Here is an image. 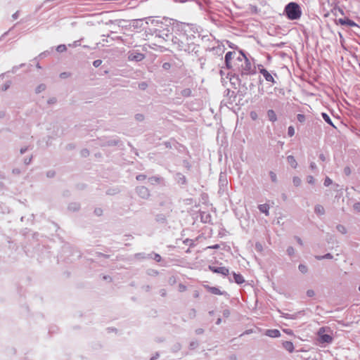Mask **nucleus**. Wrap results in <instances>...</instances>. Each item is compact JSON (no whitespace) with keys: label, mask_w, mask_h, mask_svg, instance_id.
Wrapping results in <instances>:
<instances>
[{"label":"nucleus","mask_w":360,"mask_h":360,"mask_svg":"<svg viewBox=\"0 0 360 360\" xmlns=\"http://www.w3.org/2000/svg\"><path fill=\"white\" fill-rule=\"evenodd\" d=\"M285 13L290 20H297L301 17L302 11L299 5L294 2H290L285 7Z\"/></svg>","instance_id":"nucleus-1"},{"label":"nucleus","mask_w":360,"mask_h":360,"mask_svg":"<svg viewBox=\"0 0 360 360\" xmlns=\"http://www.w3.org/2000/svg\"><path fill=\"white\" fill-rule=\"evenodd\" d=\"M172 44L177 50L179 51H184L186 52L191 51V46H193V44L184 43L182 39L179 38L178 37H174L172 39Z\"/></svg>","instance_id":"nucleus-2"},{"label":"nucleus","mask_w":360,"mask_h":360,"mask_svg":"<svg viewBox=\"0 0 360 360\" xmlns=\"http://www.w3.org/2000/svg\"><path fill=\"white\" fill-rule=\"evenodd\" d=\"M237 60L239 61H242L243 60H244L245 65H241L240 71H241L242 74H244V75L249 74L251 71V64L249 62L248 59L245 56V54L242 51H240L238 53V55L237 56Z\"/></svg>","instance_id":"nucleus-3"},{"label":"nucleus","mask_w":360,"mask_h":360,"mask_svg":"<svg viewBox=\"0 0 360 360\" xmlns=\"http://www.w3.org/2000/svg\"><path fill=\"white\" fill-rule=\"evenodd\" d=\"M257 68L259 72L263 75L266 81L271 82L273 84L276 83V81L270 72H269L265 68H264L262 65H258Z\"/></svg>","instance_id":"nucleus-4"},{"label":"nucleus","mask_w":360,"mask_h":360,"mask_svg":"<svg viewBox=\"0 0 360 360\" xmlns=\"http://www.w3.org/2000/svg\"><path fill=\"white\" fill-rule=\"evenodd\" d=\"M145 58L144 54L139 53L136 51H131L128 53V60L130 61L139 62Z\"/></svg>","instance_id":"nucleus-5"},{"label":"nucleus","mask_w":360,"mask_h":360,"mask_svg":"<svg viewBox=\"0 0 360 360\" xmlns=\"http://www.w3.org/2000/svg\"><path fill=\"white\" fill-rule=\"evenodd\" d=\"M238 53L235 51H229L225 55V63L228 69L232 68L233 65L231 63L232 59H236Z\"/></svg>","instance_id":"nucleus-6"},{"label":"nucleus","mask_w":360,"mask_h":360,"mask_svg":"<svg viewBox=\"0 0 360 360\" xmlns=\"http://www.w3.org/2000/svg\"><path fill=\"white\" fill-rule=\"evenodd\" d=\"M209 269L214 273L220 274L224 276H226L229 273V270L225 266L217 267V266H210Z\"/></svg>","instance_id":"nucleus-7"},{"label":"nucleus","mask_w":360,"mask_h":360,"mask_svg":"<svg viewBox=\"0 0 360 360\" xmlns=\"http://www.w3.org/2000/svg\"><path fill=\"white\" fill-rule=\"evenodd\" d=\"M322 330H323V328H321L319 332V341L321 342H326V343L331 342L333 340V338L330 335L322 334V333H321Z\"/></svg>","instance_id":"nucleus-8"},{"label":"nucleus","mask_w":360,"mask_h":360,"mask_svg":"<svg viewBox=\"0 0 360 360\" xmlns=\"http://www.w3.org/2000/svg\"><path fill=\"white\" fill-rule=\"evenodd\" d=\"M137 193L142 198H146L149 196V191L148 188L144 186L138 187Z\"/></svg>","instance_id":"nucleus-9"},{"label":"nucleus","mask_w":360,"mask_h":360,"mask_svg":"<svg viewBox=\"0 0 360 360\" xmlns=\"http://www.w3.org/2000/svg\"><path fill=\"white\" fill-rule=\"evenodd\" d=\"M265 335L271 338H278L281 336V333L277 329H269L265 331Z\"/></svg>","instance_id":"nucleus-10"},{"label":"nucleus","mask_w":360,"mask_h":360,"mask_svg":"<svg viewBox=\"0 0 360 360\" xmlns=\"http://www.w3.org/2000/svg\"><path fill=\"white\" fill-rule=\"evenodd\" d=\"M339 22L342 25H347L349 27H355L356 24L352 20L349 18H340L338 20Z\"/></svg>","instance_id":"nucleus-11"},{"label":"nucleus","mask_w":360,"mask_h":360,"mask_svg":"<svg viewBox=\"0 0 360 360\" xmlns=\"http://www.w3.org/2000/svg\"><path fill=\"white\" fill-rule=\"evenodd\" d=\"M259 210L265 214L266 216H268L269 214V206L267 204H262L258 206Z\"/></svg>","instance_id":"nucleus-12"},{"label":"nucleus","mask_w":360,"mask_h":360,"mask_svg":"<svg viewBox=\"0 0 360 360\" xmlns=\"http://www.w3.org/2000/svg\"><path fill=\"white\" fill-rule=\"evenodd\" d=\"M267 117L269 120L272 122H274L277 120V116L273 110H269L267 111Z\"/></svg>","instance_id":"nucleus-13"},{"label":"nucleus","mask_w":360,"mask_h":360,"mask_svg":"<svg viewBox=\"0 0 360 360\" xmlns=\"http://www.w3.org/2000/svg\"><path fill=\"white\" fill-rule=\"evenodd\" d=\"M283 347L289 352H292L294 350V345L290 341H285L283 343Z\"/></svg>","instance_id":"nucleus-14"},{"label":"nucleus","mask_w":360,"mask_h":360,"mask_svg":"<svg viewBox=\"0 0 360 360\" xmlns=\"http://www.w3.org/2000/svg\"><path fill=\"white\" fill-rule=\"evenodd\" d=\"M314 212L317 215H323L325 214V209L324 207L321 205H316L314 207Z\"/></svg>","instance_id":"nucleus-15"},{"label":"nucleus","mask_w":360,"mask_h":360,"mask_svg":"<svg viewBox=\"0 0 360 360\" xmlns=\"http://www.w3.org/2000/svg\"><path fill=\"white\" fill-rule=\"evenodd\" d=\"M287 161L288 164L292 167L296 168L297 166V163L296 162L295 158L292 155H289L287 157Z\"/></svg>","instance_id":"nucleus-16"},{"label":"nucleus","mask_w":360,"mask_h":360,"mask_svg":"<svg viewBox=\"0 0 360 360\" xmlns=\"http://www.w3.org/2000/svg\"><path fill=\"white\" fill-rule=\"evenodd\" d=\"M233 278L236 283L242 284L245 280L241 274L233 273Z\"/></svg>","instance_id":"nucleus-17"},{"label":"nucleus","mask_w":360,"mask_h":360,"mask_svg":"<svg viewBox=\"0 0 360 360\" xmlns=\"http://www.w3.org/2000/svg\"><path fill=\"white\" fill-rule=\"evenodd\" d=\"M321 116L323 117V119L328 123L330 125H331L332 127H333L334 128H335V126L333 124L330 117H329V115L326 113V112H322L321 113Z\"/></svg>","instance_id":"nucleus-18"},{"label":"nucleus","mask_w":360,"mask_h":360,"mask_svg":"<svg viewBox=\"0 0 360 360\" xmlns=\"http://www.w3.org/2000/svg\"><path fill=\"white\" fill-rule=\"evenodd\" d=\"M209 290L210 292L214 295H223L224 292H222L219 288L216 287H210L209 288Z\"/></svg>","instance_id":"nucleus-19"},{"label":"nucleus","mask_w":360,"mask_h":360,"mask_svg":"<svg viewBox=\"0 0 360 360\" xmlns=\"http://www.w3.org/2000/svg\"><path fill=\"white\" fill-rule=\"evenodd\" d=\"M191 94V90L190 89H185L181 91V95L184 97H188Z\"/></svg>","instance_id":"nucleus-20"},{"label":"nucleus","mask_w":360,"mask_h":360,"mask_svg":"<svg viewBox=\"0 0 360 360\" xmlns=\"http://www.w3.org/2000/svg\"><path fill=\"white\" fill-rule=\"evenodd\" d=\"M292 182H293L294 186L297 187V186H300V184L302 183V180L298 176H294L292 179Z\"/></svg>","instance_id":"nucleus-21"},{"label":"nucleus","mask_w":360,"mask_h":360,"mask_svg":"<svg viewBox=\"0 0 360 360\" xmlns=\"http://www.w3.org/2000/svg\"><path fill=\"white\" fill-rule=\"evenodd\" d=\"M316 259L318 260H321V259H333V255L330 253H327L323 256H316Z\"/></svg>","instance_id":"nucleus-22"},{"label":"nucleus","mask_w":360,"mask_h":360,"mask_svg":"<svg viewBox=\"0 0 360 360\" xmlns=\"http://www.w3.org/2000/svg\"><path fill=\"white\" fill-rule=\"evenodd\" d=\"M336 229H337V230H338L340 233H342V234H345V233H347V229H346V228H345L344 226L341 225V224L338 225V226H337V227H336Z\"/></svg>","instance_id":"nucleus-23"},{"label":"nucleus","mask_w":360,"mask_h":360,"mask_svg":"<svg viewBox=\"0 0 360 360\" xmlns=\"http://www.w3.org/2000/svg\"><path fill=\"white\" fill-rule=\"evenodd\" d=\"M66 50L67 47L65 44H60L56 47V51L60 53L65 52Z\"/></svg>","instance_id":"nucleus-24"},{"label":"nucleus","mask_w":360,"mask_h":360,"mask_svg":"<svg viewBox=\"0 0 360 360\" xmlns=\"http://www.w3.org/2000/svg\"><path fill=\"white\" fill-rule=\"evenodd\" d=\"M282 316L285 319H295L297 317L296 314H290L287 313H282Z\"/></svg>","instance_id":"nucleus-25"},{"label":"nucleus","mask_w":360,"mask_h":360,"mask_svg":"<svg viewBox=\"0 0 360 360\" xmlns=\"http://www.w3.org/2000/svg\"><path fill=\"white\" fill-rule=\"evenodd\" d=\"M298 269L302 274H306L308 271L307 266L304 264H300Z\"/></svg>","instance_id":"nucleus-26"},{"label":"nucleus","mask_w":360,"mask_h":360,"mask_svg":"<svg viewBox=\"0 0 360 360\" xmlns=\"http://www.w3.org/2000/svg\"><path fill=\"white\" fill-rule=\"evenodd\" d=\"M46 89V85L44 84H39L36 88V92L37 93H41V91H44Z\"/></svg>","instance_id":"nucleus-27"},{"label":"nucleus","mask_w":360,"mask_h":360,"mask_svg":"<svg viewBox=\"0 0 360 360\" xmlns=\"http://www.w3.org/2000/svg\"><path fill=\"white\" fill-rule=\"evenodd\" d=\"M288 134L289 136H292L295 134V129L292 126H290L288 129Z\"/></svg>","instance_id":"nucleus-28"},{"label":"nucleus","mask_w":360,"mask_h":360,"mask_svg":"<svg viewBox=\"0 0 360 360\" xmlns=\"http://www.w3.org/2000/svg\"><path fill=\"white\" fill-rule=\"evenodd\" d=\"M269 176H270L271 180L273 182H276V181H277V176H276V173H274V172H269Z\"/></svg>","instance_id":"nucleus-29"},{"label":"nucleus","mask_w":360,"mask_h":360,"mask_svg":"<svg viewBox=\"0 0 360 360\" xmlns=\"http://www.w3.org/2000/svg\"><path fill=\"white\" fill-rule=\"evenodd\" d=\"M307 183H308V184H311V185H313V184H315V179H314V178L312 176H311V175H309V176H308L307 177Z\"/></svg>","instance_id":"nucleus-30"},{"label":"nucleus","mask_w":360,"mask_h":360,"mask_svg":"<svg viewBox=\"0 0 360 360\" xmlns=\"http://www.w3.org/2000/svg\"><path fill=\"white\" fill-rule=\"evenodd\" d=\"M287 253L289 256H292L295 254V249L290 246L287 248Z\"/></svg>","instance_id":"nucleus-31"},{"label":"nucleus","mask_w":360,"mask_h":360,"mask_svg":"<svg viewBox=\"0 0 360 360\" xmlns=\"http://www.w3.org/2000/svg\"><path fill=\"white\" fill-rule=\"evenodd\" d=\"M80 41H81V40L75 41L73 43L69 44L68 46H70V47H77V46H79L81 45Z\"/></svg>","instance_id":"nucleus-32"},{"label":"nucleus","mask_w":360,"mask_h":360,"mask_svg":"<svg viewBox=\"0 0 360 360\" xmlns=\"http://www.w3.org/2000/svg\"><path fill=\"white\" fill-rule=\"evenodd\" d=\"M297 119L300 122H304L305 121V116L302 114H298Z\"/></svg>","instance_id":"nucleus-33"},{"label":"nucleus","mask_w":360,"mask_h":360,"mask_svg":"<svg viewBox=\"0 0 360 360\" xmlns=\"http://www.w3.org/2000/svg\"><path fill=\"white\" fill-rule=\"evenodd\" d=\"M333 183V181L332 179H330L329 177H326L324 180V186H330V184H332Z\"/></svg>","instance_id":"nucleus-34"},{"label":"nucleus","mask_w":360,"mask_h":360,"mask_svg":"<svg viewBox=\"0 0 360 360\" xmlns=\"http://www.w3.org/2000/svg\"><path fill=\"white\" fill-rule=\"evenodd\" d=\"M353 209L356 212H360V202H356L353 205Z\"/></svg>","instance_id":"nucleus-35"},{"label":"nucleus","mask_w":360,"mask_h":360,"mask_svg":"<svg viewBox=\"0 0 360 360\" xmlns=\"http://www.w3.org/2000/svg\"><path fill=\"white\" fill-rule=\"evenodd\" d=\"M102 63V60H96L93 62V65L95 67V68H98L99 67Z\"/></svg>","instance_id":"nucleus-36"},{"label":"nucleus","mask_w":360,"mask_h":360,"mask_svg":"<svg viewBox=\"0 0 360 360\" xmlns=\"http://www.w3.org/2000/svg\"><path fill=\"white\" fill-rule=\"evenodd\" d=\"M250 116L253 120H256L257 119V114L255 111H251L250 113Z\"/></svg>","instance_id":"nucleus-37"},{"label":"nucleus","mask_w":360,"mask_h":360,"mask_svg":"<svg viewBox=\"0 0 360 360\" xmlns=\"http://www.w3.org/2000/svg\"><path fill=\"white\" fill-rule=\"evenodd\" d=\"M70 76V74L69 72H62L60 74V77L62 79L69 77Z\"/></svg>","instance_id":"nucleus-38"},{"label":"nucleus","mask_w":360,"mask_h":360,"mask_svg":"<svg viewBox=\"0 0 360 360\" xmlns=\"http://www.w3.org/2000/svg\"><path fill=\"white\" fill-rule=\"evenodd\" d=\"M351 172H352L351 169L349 167H345L344 173L345 174V175L349 176V175H350Z\"/></svg>","instance_id":"nucleus-39"},{"label":"nucleus","mask_w":360,"mask_h":360,"mask_svg":"<svg viewBox=\"0 0 360 360\" xmlns=\"http://www.w3.org/2000/svg\"><path fill=\"white\" fill-rule=\"evenodd\" d=\"M136 119L138 120V121H142L143 120V115H141V114H137L136 115Z\"/></svg>","instance_id":"nucleus-40"},{"label":"nucleus","mask_w":360,"mask_h":360,"mask_svg":"<svg viewBox=\"0 0 360 360\" xmlns=\"http://www.w3.org/2000/svg\"><path fill=\"white\" fill-rule=\"evenodd\" d=\"M146 179V176H145V175H143V174H140V175H138V176H136V179H137L138 181H142V180H143V179Z\"/></svg>","instance_id":"nucleus-41"},{"label":"nucleus","mask_w":360,"mask_h":360,"mask_svg":"<svg viewBox=\"0 0 360 360\" xmlns=\"http://www.w3.org/2000/svg\"><path fill=\"white\" fill-rule=\"evenodd\" d=\"M307 295L309 296V297H312L314 295V290H308L307 291Z\"/></svg>","instance_id":"nucleus-42"},{"label":"nucleus","mask_w":360,"mask_h":360,"mask_svg":"<svg viewBox=\"0 0 360 360\" xmlns=\"http://www.w3.org/2000/svg\"><path fill=\"white\" fill-rule=\"evenodd\" d=\"M154 259L156 260L157 262H160L161 260L160 255H158V254H155L154 255Z\"/></svg>","instance_id":"nucleus-43"},{"label":"nucleus","mask_w":360,"mask_h":360,"mask_svg":"<svg viewBox=\"0 0 360 360\" xmlns=\"http://www.w3.org/2000/svg\"><path fill=\"white\" fill-rule=\"evenodd\" d=\"M223 315H224L225 317H228V316H229V315H230V311H229V309H225V310H224V311H223Z\"/></svg>","instance_id":"nucleus-44"},{"label":"nucleus","mask_w":360,"mask_h":360,"mask_svg":"<svg viewBox=\"0 0 360 360\" xmlns=\"http://www.w3.org/2000/svg\"><path fill=\"white\" fill-rule=\"evenodd\" d=\"M31 161H32V157H30L28 158H25L24 160V162H25V165H29L31 162Z\"/></svg>","instance_id":"nucleus-45"},{"label":"nucleus","mask_w":360,"mask_h":360,"mask_svg":"<svg viewBox=\"0 0 360 360\" xmlns=\"http://www.w3.org/2000/svg\"><path fill=\"white\" fill-rule=\"evenodd\" d=\"M319 159H320L321 161L324 162V161H326V156H325L323 154H320V155H319Z\"/></svg>","instance_id":"nucleus-46"},{"label":"nucleus","mask_w":360,"mask_h":360,"mask_svg":"<svg viewBox=\"0 0 360 360\" xmlns=\"http://www.w3.org/2000/svg\"><path fill=\"white\" fill-rule=\"evenodd\" d=\"M295 239L297 242L298 244H300V245H303V243H302V240H301L300 238L299 237H295Z\"/></svg>","instance_id":"nucleus-47"},{"label":"nucleus","mask_w":360,"mask_h":360,"mask_svg":"<svg viewBox=\"0 0 360 360\" xmlns=\"http://www.w3.org/2000/svg\"><path fill=\"white\" fill-rule=\"evenodd\" d=\"M207 248L218 249L219 248V245L218 244H216L214 245L209 246Z\"/></svg>","instance_id":"nucleus-48"},{"label":"nucleus","mask_w":360,"mask_h":360,"mask_svg":"<svg viewBox=\"0 0 360 360\" xmlns=\"http://www.w3.org/2000/svg\"><path fill=\"white\" fill-rule=\"evenodd\" d=\"M27 150V147L22 148L20 149V153H21V154H23V153H25Z\"/></svg>","instance_id":"nucleus-49"},{"label":"nucleus","mask_w":360,"mask_h":360,"mask_svg":"<svg viewBox=\"0 0 360 360\" xmlns=\"http://www.w3.org/2000/svg\"><path fill=\"white\" fill-rule=\"evenodd\" d=\"M310 167H311V169H315L316 168V164L314 162H311L310 164Z\"/></svg>","instance_id":"nucleus-50"},{"label":"nucleus","mask_w":360,"mask_h":360,"mask_svg":"<svg viewBox=\"0 0 360 360\" xmlns=\"http://www.w3.org/2000/svg\"><path fill=\"white\" fill-rule=\"evenodd\" d=\"M10 84H6L4 85V86L2 87V90L4 91H6V89H8V88L9 87Z\"/></svg>","instance_id":"nucleus-51"},{"label":"nucleus","mask_w":360,"mask_h":360,"mask_svg":"<svg viewBox=\"0 0 360 360\" xmlns=\"http://www.w3.org/2000/svg\"><path fill=\"white\" fill-rule=\"evenodd\" d=\"M256 248H257L258 250H262V245H261L260 244L257 243V244H256Z\"/></svg>","instance_id":"nucleus-52"},{"label":"nucleus","mask_w":360,"mask_h":360,"mask_svg":"<svg viewBox=\"0 0 360 360\" xmlns=\"http://www.w3.org/2000/svg\"><path fill=\"white\" fill-rule=\"evenodd\" d=\"M18 17V12H16L13 15V18L14 19H17V18Z\"/></svg>","instance_id":"nucleus-53"},{"label":"nucleus","mask_w":360,"mask_h":360,"mask_svg":"<svg viewBox=\"0 0 360 360\" xmlns=\"http://www.w3.org/2000/svg\"><path fill=\"white\" fill-rule=\"evenodd\" d=\"M221 319H217V322H216V323H217V325H219V324H220V323H221Z\"/></svg>","instance_id":"nucleus-54"},{"label":"nucleus","mask_w":360,"mask_h":360,"mask_svg":"<svg viewBox=\"0 0 360 360\" xmlns=\"http://www.w3.org/2000/svg\"><path fill=\"white\" fill-rule=\"evenodd\" d=\"M284 331L288 333V334H292V331L291 330H284Z\"/></svg>","instance_id":"nucleus-55"},{"label":"nucleus","mask_w":360,"mask_h":360,"mask_svg":"<svg viewBox=\"0 0 360 360\" xmlns=\"http://www.w3.org/2000/svg\"><path fill=\"white\" fill-rule=\"evenodd\" d=\"M158 357V354H157V355H156V356H153V357L150 359V360H155V359H156Z\"/></svg>","instance_id":"nucleus-56"},{"label":"nucleus","mask_w":360,"mask_h":360,"mask_svg":"<svg viewBox=\"0 0 360 360\" xmlns=\"http://www.w3.org/2000/svg\"><path fill=\"white\" fill-rule=\"evenodd\" d=\"M140 86H141V87L142 89H144V88H145V86H146V84L145 83H143V84H141Z\"/></svg>","instance_id":"nucleus-57"},{"label":"nucleus","mask_w":360,"mask_h":360,"mask_svg":"<svg viewBox=\"0 0 360 360\" xmlns=\"http://www.w3.org/2000/svg\"><path fill=\"white\" fill-rule=\"evenodd\" d=\"M169 65L168 63H165V64L163 65V67H164L165 68H167V66H169Z\"/></svg>","instance_id":"nucleus-58"},{"label":"nucleus","mask_w":360,"mask_h":360,"mask_svg":"<svg viewBox=\"0 0 360 360\" xmlns=\"http://www.w3.org/2000/svg\"><path fill=\"white\" fill-rule=\"evenodd\" d=\"M72 209H73L74 210H77V207L75 205V207H74Z\"/></svg>","instance_id":"nucleus-59"},{"label":"nucleus","mask_w":360,"mask_h":360,"mask_svg":"<svg viewBox=\"0 0 360 360\" xmlns=\"http://www.w3.org/2000/svg\"><path fill=\"white\" fill-rule=\"evenodd\" d=\"M47 176H53V174H51L48 173V174H47Z\"/></svg>","instance_id":"nucleus-60"},{"label":"nucleus","mask_w":360,"mask_h":360,"mask_svg":"<svg viewBox=\"0 0 360 360\" xmlns=\"http://www.w3.org/2000/svg\"><path fill=\"white\" fill-rule=\"evenodd\" d=\"M47 176H53V174H51L48 173V174H47Z\"/></svg>","instance_id":"nucleus-61"},{"label":"nucleus","mask_w":360,"mask_h":360,"mask_svg":"<svg viewBox=\"0 0 360 360\" xmlns=\"http://www.w3.org/2000/svg\"><path fill=\"white\" fill-rule=\"evenodd\" d=\"M54 101H55L54 100H51V101H49V103H53Z\"/></svg>","instance_id":"nucleus-62"},{"label":"nucleus","mask_w":360,"mask_h":360,"mask_svg":"<svg viewBox=\"0 0 360 360\" xmlns=\"http://www.w3.org/2000/svg\"><path fill=\"white\" fill-rule=\"evenodd\" d=\"M96 214H99V211L96 210Z\"/></svg>","instance_id":"nucleus-63"},{"label":"nucleus","mask_w":360,"mask_h":360,"mask_svg":"<svg viewBox=\"0 0 360 360\" xmlns=\"http://www.w3.org/2000/svg\"><path fill=\"white\" fill-rule=\"evenodd\" d=\"M37 67L38 68H41V67L39 66V64L37 65Z\"/></svg>","instance_id":"nucleus-64"}]
</instances>
